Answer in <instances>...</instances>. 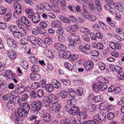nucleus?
Returning <instances> with one entry per match:
<instances>
[{"label":"nucleus","instance_id":"54","mask_svg":"<svg viewBox=\"0 0 124 124\" xmlns=\"http://www.w3.org/2000/svg\"><path fill=\"white\" fill-rule=\"evenodd\" d=\"M101 105L104 108H103V109H105L106 108H107L108 110H110V107H109L108 104L106 102H103V103L101 104ZM109 107H110V106H109Z\"/></svg>","mask_w":124,"mask_h":124},{"label":"nucleus","instance_id":"12","mask_svg":"<svg viewBox=\"0 0 124 124\" xmlns=\"http://www.w3.org/2000/svg\"><path fill=\"white\" fill-rule=\"evenodd\" d=\"M30 19L34 23H38L40 20V16L37 14H34V15Z\"/></svg>","mask_w":124,"mask_h":124},{"label":"nucleus","instance_id":"8","mask_svg":"<svg viewBox=\"0 0 124 124\" xmlns=\"http://www.w3.org/2000/svg\"><path fill=\"white\" fill-rule=\"evenodd\" d=\"M6 42L8 46L11 49L15 48L16 44L15 40L12 38H8L6 39Z\"/></svg>","mask_w":124,"mask_h":124},{"label":"nucleus","instance_id":"23","mask_svg":"<svg viewBox=\"0 0 124 124\" xmlns=\"http://www.w3.org/2000/svg\"><path fill=\"white\" fill-rule=\"evenodd\" d=\"M27 40L32 44H35L37 43L36 38L34 37L29 36L28 37Z\"/></svg>","mask_w":124,"mask_h":124},{"label":"nucleus","instance_id":"20","mask_svg":"<svg viewBox=\"0 0 124 124\" xmlns=\"http://www.w3.org/2000/svg\"><path fill=\"white\" fill-rule=\"evenodd\" d=\"M43 120L45 122H49L51 120L50 114L48 113H45L43 115Z\"/></svg>","mask_w":124,"mask_h":124},{"label":"nucleus","instance_id":"60","mask_svg":"<svg viewBox=\"0 0 124 124\" xmlns=\"http://www.w3.org/2000/svg\"><path fill=\"white\" fill-rule=\"evenodd\" d=\"M76 41L75 40L72 41V42H70V43L68 44V46L70 48H71V47H73L74 46L75 44V43Z\"/></svg>","mask_w":124,"mask_h":124},{"label":"nucleus","instance_id":"11","mask_svg":"<svg viewBox=\"0 0 124 124\" xmlns=\"http://www.w3.org/2000/svg\"><path fill=\"white\" fill-rule=\"evenodd\" d=\"M54 47L57 50L64 51L66 49L65 45L60 43H56L54 45Z\"/></svg>","mask_w":124,"mask_h":124},{"label":"nucleus","instance_id":"46","mask_svg":"<svg viewBox=\"0 0 124 124\" xmlns=\"http://www.w3.org/2000/svg\"><path fill=\"white\" fill-rule=\"evenodd\" d=\"M44 91L42 90H39L37 92V95L39 97H41L43 96L44 94Z\"/></svg>","mask_w":124,"mask_h":124},{"label":"nucleus","instance_id":"33","mask_svg":"<svg viewBox=\"0 0 124 124\" xmlns=\"http://www.w3.org/2000/svg\"><path fill=\"white\" fill-rule=\"evenodd\" d=\"M105 8L107 10L109 11L110 13H111L112 14L113 12L114 11V9L111 8V6L108 4H106L104 6Z\"/></svg>","mask_w":124,"mask_h":124},{"label":"nucleus","instance_id":"2","mask_svg":"<svg viewBox=\"0 0 124 124\" xmlns=\"http://www.w3.org/2000/svg\"><path fill=\"white\" fill-rule=\"evenodd\" d=\"M38 10H39L42 11L45 9L50 11L51 10L52 6L47 2H43L38 4L37 6Z\"/></svg>","mask_w":124,"mask_h":124},{"label":"nucleus","instance_id":"58","mask_svg":"<svg viewBox=\"0 0 124 124\" xmlns=\"http://www.w3.org/2000/svg\"><path fill=\"white\" fill-rule=\"evenodd\" d=\"M90 53L92 56H97L99 54V53L97 51H92Z\"/></svg>","mask_w":124,"mask_h":124},{"label":"nucleus","instance_id":"18","mask_svg":"<svg viewBox=\"0 0 124 124\" xmlns=\"http://www.w3.org/2000/svg\"><path fill=\"white\" fill-rule=\"evenodd\" d=\"M15 102L11 100L7 102V108L9 110H12L13 108L15 107Z\"/></svg>","mask_w":124,"mask_h":124},{"label":"nucleus","instance_id":"53","mask_svg":"<svg viewBox=\"0 0 124 124\" xmlns=\"http://www.w3.org/2000/svg\"><path fill=\"white\" fill-rule=\"evenodd\" d=\"M96 106L94 104H92L91 106H90L89 108V110L91 112H93L94 111L96 108Z\"/></svg>","mask_w":124,"mask_h":124},{"label":"nucleus","instance_id":"36","mask_svg":"<svg viewBox=\"0 0 124 124\" xmlns=\"http://www.w3.org/2000/svg\"><path fill=\"white\" fill-rule=\"evenodd\" d=\"M98 116L101 121H104V119L106 117V114L105 113L100 112L99 113Z\"/></svg>","mask_w":124,"mask_h":124},{"label":"nucleus","instance_id":"40","mask_svg":"<svg viewBox=\"0 0 124 124\" xmlns=\"http://www.w3.org/2000/svg\"><path fill=\"white\" fill-rule=\"evenodd\" d=\"M13 96L11 94H7L3 96V98L5 100H9L10 101L12 98Z\"/></svg>","mask_w":124,"mask_h":124},{"label":"nucleus","instance_id":"3","mask_svg":"<svg viewBox=\"0 0 124 124\" xmlns=\"http://www.w3.org/2000/svg\"><path fill=\"white\" fill-rule=\"evenodd\" d=\"M41 103L40 101L33 102L32 104V111L33 113H37L41 108Z\"/></svg>","mask_w":124,"mask_h":124},{"label":"nucleus","instance_id":"56","mask_svg":"<svg viewBox=\"0 0 124 124\" xmlns=\"http://www.w3.org/2000/svg\"><path fill=\"white\" fill-rule=\"evenodd\" d=\"M114 113L112 112H109L107 115V118L109 120L113 119L114 118Z\"/></svg>","mask_w":124,"mask_h":124},{"label":"nucleus","instance_id":"55","mask_svg":"<svg viewBox=\"0 0 124 124\" xmlns=\"http://www.w3.org/2000/svg\"><path fill=\"white\" fill-rule=\"evenodd\" d=\"M29 58L31 62L33 63H35L37 62V59L34 56L30 57Z\"/></svg>","mask_w":124,"mask_h":124},{"label":"nucleus","instance_id":"16","mask_svg":"<svg viewBox=\"0 0 124 124\" xmlns=\"http://www.w3.org/2000/svg\"><path fill=\"white\" fill-rule=\"evenodd\" d=\"M45 56L48 57L49 58L53 59L54 58V55H53L51 51L48 49H45L43 52Z\"/></svg>","mask_w":124,"mask_h":124},{"label":"nucleus","instance_id":"6","mask_svg":"<svg viewBox=\"0 0 124 124\" xmlns=\"http://www.w3.org/2000/svg\"><path fill=\"white\" fill-rule=\"evenodd\" d=\"M101 121L99 116H96L93 117V120L86 121L83 122L82 124H98Z\"/></svg>","mask_w":124,"mask_h":124},{"label":"nucleus","instance_id":"9","mask_svg":"<svg viewBox=\"0 0 124 124\" xmlns=\"http://www.w3.org/2000/svg\"><path fill=\"white\" fill-rule=\"evenodd\" d=\"M60 124H76L77 122H76L75 118L72 117L71 118V120H70L69 119H66L65 120L62 119L61 121Z\"/></svg>","mask_w":124,"mask_h":124},{"label":"nucleus","instance_id":"48","mask_svg":"<svg viewBox=\"0 0 124 124\" xmlns=\"http://www.w3.org/2000/svg\"><path fill=\"white\" fill-rule=\"evenodd\" d=\"M37 29L38 33H39L41 34H43L45 36L47 35V34L45 30H44V31H42L41 29L40 28H37Z\"/></svg>","mask_w":124,"mask_h":124},{"label":"nucleus","instance_id":"1","mask_svg":"<svg viewBox=\"0 0 124 124\" xmlns=\"http://www.w3.org/2000/svg\"><path fill=\"white\" fill-rule=\"evenodd\" d=\"M23 107L22 108H19L17 111V113H15L12 115L11 118L16 122H18L19 120V116H26L30 109V105L29 104L22 103L21 105Z\"/></svg>","mask_w":124,"mask_h":124},{"label":"nucleus","instance_id":"22","mask_svg":"<svg viewBox=\"0 0 124 124\" xmlns=\"http://www.w3.org/2000/svg\"><path fill=\"white\" fill-rule=\"evenodd\" d=\"M61 24V23L59 20H57L53 22L51 25L52 27H59Z\"/></svg>","mask_w":124,"mask_h":124},{"label":"nucleus","instance_id":"42","mask_svg":"<svg viewBox=\"0 0 124 124\" xmlns=\"http://www.w3.org/2000/svg\"><path fill=\"white\" fill-rule=\"evenodd\" d=\"M9 28L10 31L14 32L18 30L16 26L13 25H11L9 27Z\"/></svg>","mask_w":124,"mask_h":124},{"label":"nucleus","instance_id":"21","mask_svg":"<svg viewBox=\"0 0 124 124\" xmlns=\"http://www.w3.org/2000/svg\"><path fill=\"white\" fill-rule=\"evenodd\" d=\"M98 82V83L103 84L104 83H108L109 81L106 78L102 77H100L98 78L97 80Z\"/></svg>","mask_w":124,"mask_h":124},{"label":"nucleus","instance_id":"28","mask_svg":"<svg viewBox=\"0 0 124 124\" xmlns=\"http://www.w3.org/2000/svg\"><path fill=\"white\" fill-rule=\"evenodd\" d=\"M8 55L9 57L12 60L15 59L16 56V53L14 52V51L12 52H9Z\"/></svg>","mask_w":124,"mask_h":124},{"label":"nucleus","instance_id":"62","mask_svg":"<svg viewBox=\"0 0 124 124\" xmlns=\"http://www.w3.org/2000/svg\"><path fill=\"white\" fill-rule=\"evenodd\" d=\"M28 98V95L26 93H24L22 95L21 100L22 101H26Z\"/></svg>","mask_w":124,"mask_h":124},{"label":"nucleus","instance_id":"32","mask_svg":"<svg viewBox=\"0 0 124 124\" xmlns=\"http://www.w3.org/2000/svg\"><path fill=\"white\" fill-rule=\"evenodd\" d=\"M16 23L19 28L21 29L22 31H25V30L24 28V25L22 22L20 21H16Z\"/></svg>","mask_w":124,"mask_h":124},{"label":"nucleus","instance_id":"64","mask_svg":"<svg viewBox=\"0 0 124 124\" xmlns=\"http://www.w3.org/2000/svg\"><path fill=\"white\" fill-rule=\"evenodd\" d=\"M59 40L62 42H64L65 41V39L64 37L60 35L58 36Z\"/></svg>","mask_w":124,"mask_h":124},{"label":"nucleus","instance_id":"41","mask_svg":"<svg viewBox=\"0 0 124 124\" xmlns=\"http://www.w3.org/2000/svg\"><path fill=\"white\" fill-rule=\"evenodd\" d=\"M39 70V67L36 65H34L31 68V70L33 72H38Z\"/></svg>","mask_w":124,"mask_h":124},{"label":"nucleus","instance_id":"17","mask_svg":"<svg viewBox=\"0 0 124 124\" xmlns=\"http://www.w3.org/2000/svg\"><path fill=\"white\" fill-rule=\"evenodd\" d=\"M52 84L53 85V87L57 89H61V84L57 80L54 79L52 82Z\"/></svg>","mask_w":124,"mask_h":124},{"label":"nucleus","instance_id":"37","mask_svg":"<svg viewBox=\"0 0 124 124\" xmlns=\"http://www.w3.org/2000/svg\"><path fill=\"white\" fill-rule=\"evenodd\" d=\"M48 97V96L44 97H45L46 99L44 101V104L46 106H48L50 105L51 102V101L49 99V98H47Z\"/></svg>","mask_w":124,"mask_h":124},{"label":"nucleus","instance_id":"31","mask_svg":"<svg viewBox=\"0 0 124 124\" xmlns=\"http://www.w3.org/2000/svg\"><path fill=\"white\" fill-rule=\"evenodd\" d=\"M115 8L119 12H122L123 11V8L121 4H116L115 6Z\"/></svg>","mask_w":124,"mask_h":124},{"label":"nucleus","instance_id":"14","mask_svg":"<svg viewBox=\"0 0 124 124\" xmlns=\"http://www.w3.org/2000/svg\"><path fill=\"white\" fill-rule=\"evenodd\" d=\"M47 98L51 101L52 105H57L58 104V100L56 98L55 96L53 94H51L49 95Z\"/></svg>","mask_w":124,"mask_h":124},{"label":"nucleus","instance_id":"24","mask_svg":"<svg viewBox=\"0 0 124 124\" xmlns=\"http://www.w3.org/2000/svg\"><path fill=\"white\" fill-rule=\"evenodd\" d=\"M26 13L27 14L28 17L30 18L34 15L33 11L31 9L27 8L25 10Z\"/></svg>","mask_w":124,"mask_h":124},{"label":"nucleus","instance_id":"19","mask_svg":"<svg viewBox=\"0 0 124 124\" xmlns=\"http://www.w3.org/2000/svg\"><path fill=\"white\" fill-rule=\"evenodd\" d=\"M53 85L52 84H47L45 86V89L50 93H51L53 91Z\"/></svg>","mask_w":124,"mask_h":124},{"label":"nucleus","instance_id":"49","mask_svg":"<svg viewBox=\"0 0 124 124\" xmlns=\"http://www.w3.org/2000/svg\"><path fill=\"white\" fill-rule=\"evenodd\" d=\"M115 70L117 72V73L119 74L122 72V69L121 67L118 66H116L114 67Z\"/></svg>","mask_w":124,"mask_h":124},{"label":"nucleus","instance_id":"38","mask_svg":"<svg viewBox=\"0 0 124 124\" xmlns=\"http://www.w3.org/2000/svg\"><path fill=\"white\" fill-rule=\"evenodd\" d=\"M68 103L69 105H74L76 103V100L73 98L71 99L68 100Z\"/></svg>","mask_w":124,"mask_h":124},{"label":"nucleus","instance_id":"52","mask_svg":"<svg viewBox=\"0 0 124 124\" xmlns=\"http://www.w3.org/2000/svg\"><path fill=\"white\" fill-rule=\"evenodd\" d=\"M82 37L83 39L85 41L88 42L90 40L89 37L86 34L82 35Z\"/></svg>","mask_w":124,"mask_h":124},{"label":"nucleus","instance_id":"43","mask_svg":"<svg viewBox=\"0 0 124 124\" xmlns=\"http://www.w3.org/2000/svg\"><path fill=\"white\" fill-rule=\"evenodd\" d=\"M52 8L53 11L56 12L58 13L60 11V8L59 6L56 5L53 6Z\"/></svg>","mask_w":124,"mask_h":124},{"label":"nucleus","instance_id":"10","mask_svg":"<svg viewBox=\"0 0 124 124\" xmlns=\"http://www.w3.org/2000/svg\"><path fill=\"white\" fill-rule=\"evenodd\" d=\"M13 36L16 38H21L25 35L26 32L25 31H20L19 30H16L13 33Z\"/></svg>","mask_w":124,"mask_h":124},{"label":"nucleus","instance_id":"34","mask_svg":"<svg viewBox=\"0 0 124 124\" xmlns=\"http://www.w3.org/2000/svg\"><path fill=\"white\" fill-rule=\"evenodd\" d=\"M67 94L66 91L64 90H62L60 92V95L62 98L64 99L66 98Z\"/></svg>","mask_w":124,"mask_h":124},{"label":"nucleus","instance_id":"59","mask_svg":"<svg viewBox=\"0 0 124 124\" xmlns=\"http://www.w3.org/2000/svg\"><path fill=\"white\" fill-rule=\"evenodd\" d=\"M98 85V83L97 84H95L93 85V89L94 92L95 93L97 92L99 90V87L98 86H97L96 85Z\"/></svg>","mask_w":124,"mask_h":124},{"label":"nucleus","instance_id":"13","mask_svg":"<svg viewBox=\"0 0 124 124\" xmlns=\"http://www.w3.org/2000/svg\"><path fill=\"white\" fill-rule=\"evenodd\" d=\"M79 109L78 107L74 106L71 107L69 113L72 115H75L78 113Z\"/></svg>","mask_w":124,"mask_h":124},{"label":"nucleus","instance_id":"50","mask_svg":"<svg viewBox=\"0 0 124 124\" xmlns=\"http://www.w3.org/2000/svg\"><path fill=\"white\" fill-rule=\"evenodd\" d=\"M30 96L31 98L35 99L37 98L36 93L35 91H33L31 92L30 93Z\"/></svg>","mask_w":124,"mask_h":124},{"label":"nucleus","instance_id":"47","mask_svg":"<svg viewBox=\"0 0 124 124\" xmlns=\"http://www.w3.org/2000/svg\"><path fill=\"white\" fill-rule=\"evenodd\" d=\"M98 65L99 68L102 70H104L105 68V66L104 64L102 62H99L98 64Z\"/></svg>","mask_w":124,"mask_h":124},{"label":"nucleus","instance_id":"44","mask_svg":"<svg viewBox=\"0 0 124 124\" xmlns=\"http://www.w3.org/2000/svg\"><path fill=\"white\" fill-rule=\"evenodd\" d=\"M64 65L66 68L69 70H71L73 69V67L70 63L66 62L64 63Z\"/></svg>","mask_w":124,"mask_h":124},{"label":"nucleus","instance_id":"27","mask_svg":"<svg viewBox=\"0 0 124 124\" xmlns=\"http://www.w3.org/2000/svg\"><path fill=\"white\" fill-rule=\"evenodd\" d=\"M68 92L70 96L72 97H74L76 96L75 91L72 88L69 89Z\"/></svg>","mask_w":124,"mask_h":124},{"label":"nucleus","instance_id":"30","mask_svg":"<svg viewBox=\"0 0 124 124\" xmlns=\"http://www.w3.org/2000/svg\"><path fill=\"white\" fill-rule=\"evenodd\" d=\"M81 119H85L87 117V115L86 112L82 111L79 112L78 114Z\"/></svg>","mask_w":124,"mask_h":124},{"label":"nucleus","instance_id":"15","mask_svg":"<svg viewBox=\"0 0 124 124\" xmlns=\"http://www.w3.org/2000/svg\"><path fill=\"white\" fill-rule=\"evenodd\" d=\"M85 68L87 70H90L93 67V64L92 61H88L86 62L84 64Z\"/></svg>","mask_w":124,"mask_h":124},{"label":"nucleus","instance_id":"35","mask_svg":"<svg viewBox=\"0 0 124 124\" xmlns=\"http://www.w3.org/2000/svg\"><path fill=\"white\" fill-rule=\"evenodd\" d=\"M52 107L55 108V112L56 113H58L60 111L61 108V106L60 104H59L58 102L57 105H52Z\"/></svg>","mask_w":124,"mask_h":124},{"label":"nucleus","instance_id":"51","mask_svg":"<svg viewBox=\"0 0 124 124\" xmlns=\"http://www.w3.org/2000/svg\"><path fill=\"white\" fill-rule=\"evenodd\" d=\"M64 30L62 27L59 28L56 31V33L57 34L62 35L63 33Z\"/></svg>","mask_w":124,"mask_h":124},{"label":"nucleus","instance_id":"61","mask_svg":"<svg viewBox=\"0 0 124 124\" xmlns=\"http://www.w3.org/2000/svg\"><path fill=\"white\" fill-rule=\"evenodd\" d=\"M6 23L0 22V28L2 30L5 29L6 28Z\"/></svg>","mask_w":124,"mask_h":124},{"label":"nucleus","instance_id":"63","mask_svg":"<svg viewBox=\"0 0 124 124\" xmlns=\"http://www.w3.org/2000/svg\"><path fill=\"white\" fill-rule=\"evenodd\" d=\"M39 25L41 27L43 28L46 27L47 24L45 22H40Z\"/></svg>","mask_w":124,"mask_h":124},{"label":"nucleus","instance_id":"29","mask_svg":"<svg viewBox=\"0 0 124 124\" xmlns=\"http://www.w3.org/2000/svg\"><path fill=\"white\" fill-rule=\"evenodd\" d=\"M71 55L69 51H66L64 52L63 53L62 57L65 59H69L71 56Z\"/></svg>","mask_w":124,"mask_h":124},{"label":"nucleus","instance_id":"39","mask_svg":"<svg viewBox=\"0 0 124 124\" xmlns=\"http://www.w3.org/2000/svg\"><path fill=\"white\" fill-rule=\"evenodd\" d=\"M92 99L93 101H94L96 102H98L101 101L102 100V99L101 98L100 96V95L96 96L93 97Z\"/></svg>","mask_w":124,"mask_h":124},{"label":"nucleus","instance_id":"4","mask_svg":"<svg viewBox=\"0 0 124 124\" xmlns=\"http://www.w3.org/2000/svg\"><path fill=\"white\" fill-rule=\"evenodd\" d=\"M78 28V25L75 24L68 26L66 28V30L67 32L71 33V36H74L76 35L75 32L77 31Z\"/></svg>","mask_w":124,"mask_h":124},{"label":"nucleus","instance_id":"45","mask_svg":"<svg viewBox=\"0 0 124 124\" xmlns=\"http://www.w3.org/2000/svg\"><path fill=\"white\" fill-rule=\"evenodd\" d=\"M83 89L81 88H79V89L77 90V91H75L76 94L78 95V96L81 95L83 92Z\"/></svg>","mask_w":124,"mask_h":124},{"label":"nucleus","instance_id":"26","mask_svg":"<svg viewBox=\"0 0 124 124\" xmlns=\"http://www.w3.org/2000/svg\"><path fill=\"white\" fill-rule=\"evenodd\" d=\"M12 101L15 102V103L17 102L19 104H21L20 98L19 96H15L13 95Z\"/></svg>","mask_w":124,"mask_h":124},{"label":"nucleus","instance_id":"7","mask_svg":"<svg viewBox=\"0 0 124 124\" xmlns=\"http://www.w3.org/2000/svg\"><path fill=\"white\" fill-rule=\"evenodd\" d=\"M90 47V45L87 44L84 46L80 45L79 46V48L80 51L83 53L85 54H89L91 52L89 49Z\"/></svg>","mask_w":124,"mask_h":124},{"label":"nucleus","instance_id":"25","mask_svg":"<svg viewBox=\"0 0 124 124\" xmlns=\"http://www.w3.org/2000/svg\"><path fill=\"white\" fill-rule=\"evenodd\" d=\"M96 86L99 87L101 91H104L108 87L107 85L105 84L98 83V85Z\"/></svg>","mask_w":124,"mask_h":124},{"label":"nucleus","instance_id":"57","mask_svg":"<svg viewBox=\"0 0 124 124\" xmlns=\"http://www.w3.org/2000/svg\"><path fill=\"white\" fill-rule=\"evenodd\" d=\"M118 77L119 78V79L121 80H124V72H121L119 74Z\"/></svg>","mask_w":124,"mask_h":124},{"label":"nucleus","instance_id":"5","mask_svg":"<svg viewBox=\"0 0 124 124\" xmlns=\"http://www.w3.org/2000/svg\"><path fill=\"white\" fill-rule=\"evenodd\" d=\"M81 14L85 18L88 19L91 21L94 22L96 19V17L88 13L86 10H84L83 13H81Z\"/></svg>","mask_w":124,"mask_h":124}]
</instances>
